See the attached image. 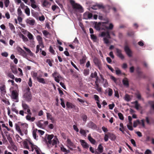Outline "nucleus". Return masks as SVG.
Wrapping results in <instances>:
<instances>
[{"mask_svg":"<svg viewBox=\"0 0 154 154\" xmlns=\"http://www.w3.org/2000/svg\"><path fill=\"white\" fill-rule=\"evenodd\" d=\"M107 22H103L102 23H99L98 24H96L95 26V28L98 31L100 30H112L113 27V25L112 24L110 23L108 26Z\"/></svg>","mask_w":154,"mask_h":154,"instance_id":"f257e3e1","label":"nucleus"},{"mask_svg":"<svg viewBox=\"0 0 154 154\" xmlns=\"http://www.w3.org/2000/svg\"><path fill=\"white\" fill-rule=\"evenodd\" d=\"M101 36L102 37L106 36V37H105L103 38L104 43L106 44L109 43V41L108 38H110L111 37L110 36L109 32L108 31H107L106 32H102L101 34Z\"/></svg>","mask_w":154,"mask_h":154,"instance_id":"f03ea898","label":"nucleus"},{"mask_svg":"<svg viewBox=\"0 0 154 154\" xmlns=\"http://www.w3.org/2000/svg\"><path fill=\"white\" fill-rule=\"evenodd\" d=\"M70 2L73 9L76 10H83L82 6L80 4L76 3L73 0H70Z\"/></svg>","mask_w":154,"mask_h":154,"instance_id":"7ed1b4c3","label":"nucleus"},{"mask_svg":"<svg viewBox=\"0 0 154 154\" xmlns=\"http://www.w3.org/2000/svg\"><path fill=\"white\" fill-rule=\"evenodd\" d=\"M24 98L28 102L31 101L32 99V96L31 93H25L23 95Z\"/></svg>","mask_w":154,"mask_h":154,"instance_id":"20e7f679","label":"nucleus"},{"mask_svg":"<svg viewBox=\"0 0 154 154\" xmlns=\"http://www.w3.org/2000/svg\"><path fill=\"white\" fill-rule=\"evenodd\" d=\"M16 50L19 54L23 57H25L26 56L25 51L23 50L20 47H17L16 48Z\"/></svg>","mask_w":154,"mask_h":154,"instance_id":"39448f33","label":"nucleus"},{"mask_svg":"<svg viewBox=\"0 0 154 154\" xmlns=\"http://www.w3.org/2000/svg\"><path fill=\"white\" fill-rule=\"evenodd\" d=\"M6 136L7 137V139L9 142L10 143V144L11 146L13 147V148L15 150L17 149V148L16 146L14 144V142L13 141L11 137H10L9 134L6 135Z\"/></svg>","mask_w":154,"mask_h":154,"instance_id":"423d86ee","label":"nucleus"},{"mask_svg":"<svg viewBox=\"0 0 154 154\" xmlns=\"http://www.w3.org/2000/svg\"><path fill=\"white\" fill-rule=\"evenodd\" d=\"M140 122L139 120H137L136 121H135L134 122L133 126L134 127H136L137 126V124H141L142 126L143 127H145V124L144 123V120L142 119L141 120Z\"/></svg>","mask_w":154,"mask_h":154,"instance_id":"0eeeda50","label":"nucleus"},{"mask_svg":"<svg viewBox=\"0 0 154 154\" xmlns=\"http://www.w3.org/2000/svg\"><path fill=\"white\" fill-rule=\"evenodd\" d=\"M28 125L26 123H23L21 124V129L23 132H24L25 134H27V128Z\"/></svg>","mask_w":154,"mask_h":154,"instance_id":"6e6552de","label":"nucleus"},{"mask_svg":"<svg viewBox=\"0 0 154 154\" xmlns=\"http://www.w3.org/2000/svg\"><path fill=\"white\" fill-rule=\"evenodd\" d=\"M54 137V135L52 134L48 135L47 139H45V142L47 145H48L49 144H51V139L53 138Z\"/></svg>","mask_w":154,"mask_h":154,"instance_id":"1a4fd4ad","label":"nucleus"},{"mask_svg":"<svg viewBox=\"0 0 154 154\" xmlns=\"http://www.w3.org/2000/svg\"><path fill=\"white\" fill-rule=\"evenodd\" d=\"M11 98L12 99L16 100V102L18 101V94L15 91H13L11 93Z\"/></svg>","mask_w":154,"mask_h":154,"instance_id":"9d476101","label":"nucleus"},{"mask_svg":"<svg viewBox=\"0 0 154 154\" xmlns=\"http://www.w3.org/2000/svg\"><path fill=\"white\" fill-rule=\"evenodd\" d=\"M116 52L117 53V56L121 58L122 60H123L124 59V56L122 54V50L118 48H116Z\"/></svg>","mask_w":154,"mask_h":154,"instance_id":"9b49d317","label":"nucleus"},{"mask_svg":"<svg viewBox=\"0 0 154 154\" xmlns=\"http://www.w3.org/2000/svg\"><path fill=\"white\" fill-rule=\"evenodd\" d=\"M26 22L27 24L33 26L35 24V22L34 19L30 17L26 19Z\"/></svg>","mask_w":154,"mask_h":154,"instance_id":"f8f14e48","label":"nucleus"},{"mask_svg":"<svg viewBox=\"0 0 154 154\" xmlns=\"http://www.w3.org/2000/svg\"><path fill=\"white\" fill-rule=\"evenodd\" d=\"M80 142L83 148L85 149H88L89 147V145L88 144V143L85 141V140L82 139L80 140Z\"/></svg>","mask_w":154,"mask_h":154,"instance_id":"ddd939ff","label":"nucleus"},{"mask_svg":"<svg viewBox=\"0 0 154 154\" xmlns=\"http://www.w3.org/2000/svg\"><path fill=\"white\" fill-rule=\"evenodd\" d=\"M88 126L93 129H96L97 128L96 125L91 121H90L88 124Z\"/></svg>","mask_w":154,"mask_h":154,"instance_id":"4468645a","label":"nucleus"},{"mask_svg":"<svg viewBox=\"0 0 154 154\" xmlns=\"http://www.w3.org/2000/svg\"><path fill=\"white\" fill-rule=\"evenodd\" d=\"M66 141L67 144L69 145V149L71 150H72V148H75L76 147L75 144L71 141L70 139H68Z\"/></svg>","mask_w":154,"mask_h":154,"instance_id":"2eb2a0df","label":"nucleus"},{"mask_svg":"<svg viewBox=\"0 0 154 154\" xmlns=\"http://www.w3.org/2000/svg\"><path fill=\"white\" fill-rule=\"evenodd\" d=\"M16 2L18 4L20 3V7L23 10H29L27 6H25L24 4L22 2L21 0H17Z\"/></svg>","mask_w":154,"mask_h":154,"instance_id":"dca6fc26","label":"nucleus"},{"mask_svg":"<svg viewBox=\"0 0 154 154\" xmlns=\"http://www.w3.org/2000/svg\"><path fill=\"white\" fill-rule=\"evenodd\" d=\"M124 50L127 54L129 57L131 56V52L127 45H125L124 47Z\"/></svg>","mask_w":154,"mask_h":154,"instance_id":"f3484780","label":"nucleus"},{"mask_svg":"<svg viewBox=\"0 0 154 154\" xmlns=\"http://www.w3.org/2000/svg\"><path fill=\"white\" fill-rule=\"evenodd\" d=\"M42 5L43 7L47 8H49L50 7L51 3L47 1L46 0H45L43 2Z\"/></svg>","mask_w":154,"mask_h":154,"instance_id":"a211bd4d","label":"nucleus"},{"mask_svg":"<svg viewBox=\"0 0 154 154\" xmlns=\"http://www.w3.org/2000/svg\"><path fill=\"white\" fill-rule=\"evenodd\" d=\"M0 90L1 93V95L2 96H3L6 93L5 85H3L1 86Z\"/></svg>","mask_w":154,"mask_h":154,"instance_id":"6ab92c4d","label":"nucleus"},{"mask_svg":"<svg viewBox=\"0 0 154 154\" xmlns=\"http://www.w3.org/2000/svg\"><path fill=\"white\" fill-rule=\"evenodd\" d=\"M94 62L95 64L100 69L101 66V61L97 58L95 57L94 59Z\"/></svg>","mask_w":154,"mask_h":154,"instance_id":"aec40b11","label":"nucleus"},{"mask_svg":"<svg viewBox=\"0 0 154 154\" xmlns=\"http://www.w3.org/2000/svg\"><path fill=\"white\" fill-rule=\"evenodd\" d=\"M15 128L16 130L17 131V132L23 136V134L22 132V129L21 128V125H20V127L17 124H16L15 125Z\"/></svg>","mask_w":154,"mask_h":154,"instance_id":"412c9836","label":"nucleus"},{"mask_svg":"<svg viewBox=\"0 0 154 154\" xmlns=\"http://www.w3.org/2000/svg\"><path fill=\"white\" fill-rule=\"evenodd\" d=\"M122 83L123 85L125 86L128 87L129 85V81L128 79L126 78H125L122 80Z\"/></svg>","mask_w":154,"mask_h":154,"instance_id":"4be33fe9","label":"nucleus"},{"mask_svg":"<svg viewBox=\"0 0 154 154\" xmlns=\"http://www.w3.org/2000/svg\"><path fill=\"white\" fill-rule=\"evenodd\" d=\"M23 48H24V49L26 50V51L27 52V54H29V55L32 57H33L34 56V54L31 52V51L29 49L25 47H23Z\"/></svg>","mask_w":154,"mask_h":154,"instance_id":"5701e85b","label":"nucleus"},{"mask_svg":"<svg viewBox=\"0 0 154 154\" xmlns=\"http://www.w3.org/2000/svg\"><path fill=\"white\" fill-rule=\"evenodd\" d=\"M37 81L42 84H46V82L45 80L43 78H40V77H37Z\"/></svg>","mask_w":154,"mask_h":154,"instance_id":"b1692460","label":"nucleus"},{"mask_svg":"<svg viewBox=\"0 0 154 154\" xmlns=\"http://www.w3.org/2000/svg\"><path fill=\"white\" fill-rule=\"evenodd\" d=\"M88 139L91 143L93 144H95L96 143V141L94 139L91 137L90 134H89L88 136Z\"/></svg>","mask_w":154,"mask_h":154,"instance_id":"393cba45","label":"nucleus"},{"mask_svg":"<svg viewBox=\"0 0 154 154\" xmlns=\"http://www.w3.org/2000/svg\"><path fill=\"white\" fill-rule=\"evenodd\" d=\"M26 119L30 122H33L35 120V117H31L30 115H27L26 116Z\"/></svg>","mask_w":154,"mask_h":154,"instance_id":"a878e982","label":"nucleus"},{"mask_svg":"<svg viewBox=\"0 0 154 154\" xmlns=\"http://www.w3.org/2000/svg\"><path fill=\"white\" fill-rule=\"evenodd\" d=\"M109 138L112 140H115L116 138V135L112 133H109Z\"/></svg>","mask_w":154,"mask_h":154,"instance_id":"bb28decb","label":"nucleus"},{"mask_svg":"<svg viewBox=\"0 0 154 154\" xmlns=\"http://www.w3.org/2000/svg\"><path fill=\"white\" fill-rule=\"evenodd\" d=\"M66 107L68 108L71 109H72L73 108V106H74V105L72 104V103L68 102H66Z\"/></svg>","mask_w":154,"mask_h":154,"instance_id":"cd10ccee","label":"nucleus"},{"mask_svg":"<svg viewBox=\"0 0 154 154\" xmlns=\"http://www.w3.org/2000/svg\"><path fill=\"white\" fill-rule=\"evenodd\" d=\"M97 149L99 152L100 153H101L103 152V147L102 146V144H100L99 145L97 148Z\"/></svg>","mask_w":154,"mask_h":154,"instance_id":"c85d7f7f","label":"nucleus"},{"mask_svg":"<svg viewBox=\"0 0 154 154\" xmlns=\"http://www.w3.org/2000/svg\"><path fill=\"white\" fill-rule=\"evenodd\" d=\"M61 150L65 152L64 154H67V153H68L70 152V151L69 150H67L64 147H61Z\"/></svg>","mask_w":154,"mask_h":154,"instance_id":"c756f323","label":"nucleus"},{"mask_svg":"<svg viewBox=\"0 0 154 154\" xmlns=\"http://www.w3.org/2000/svg\"><path fill=\"white\" fill-rule=\"evenodd\" d=\"M36 38L39 44H42V37L39 35H38L36 37Z\"/></svg>","mask_w":154,"mask_h":154,"instance_id":"7c9ffc66","label":"nucleus"},{"mask_svg":"<svg viewBox=\"0 0 154 154\" xmlns=\"http://www.w3.org/2000/svg\"><path fill=\"white\" fill-rule=\"evenodd\" d=\"M80 133L82 135L85 136H86V131L84 130V129L81 128L80 130Z\"/></svg>","mask_w":154,"mask_h":154,"instance_id":"2f4dec72","label":"nucleus"},{"mask_svg":"<svg viewBox=\"0 0 154 154\" xmlns=\"http://www.w3.org/2000/svg\"><path fill=\"white\" fill-rule=\"evenodd\" d=\"M32 77L34 79H37V77H38V73L37 72H33L32 73Z\"/></svg>","mask_w":154,"mask_h":154,"instance_id":"473e14b6","label":"nucleus"},{"mask_svg":"<svg viewBox=\"0 0 154 154\" xmlns=\"http://www.w3.org/2000/svg\"><path fill=\"white\" fill-rule=\"evenodd\" d=\"M2 100L3 102H4L5 104H7V105H10V103L9 100L6 98L4 99L3 98L2 99Z\"/></svg>","mask_w":154,"mask_h":154,"instance_id":"72a5a7b5","label":"nucleus"},{"mask_svg":"<svg viewBox=\"0 0 154 154\" xmlns=\"http://www.w3.org/2000/svg\"><path fill=\"white\" fill-rule=\"evenodd\" d=\"M148 104L151 106V107L154 110V101H149Z\"/></svg>","mask_w":154,"mask_h":154,"instance_id":"f704fd0d","label":"nucleus"},{"mask_svg":"<svg viewBox=\"0 0 154 154\" xmlns=\"http://www.w3.org/2000/svg\"><path fill=\"white\" fill-rule=\"evenodd\" d=\"M131 99L130 96L129 95L127 94H125V100L128 102L131 100Z\"/></svg>","mask_w":154,"mask_h":154,"instance_id":"c9c22d12","label":"nucleus"},{"mask_svg":"<svg viewBox=\"0 0 154 154\" xmlns=\"http://www.w3.org/2000/svg\"><path fill=\"white\" fill-rule=\"evenodd\" d=\"M87 58L85 56H84L82 57V58L80 60V63L81 64L84 63L86 61Z\"/></svg>","mask_w":154,"mask_h":154,"instance_id":"e433bc0d","label":"nucleus"},{"mask_svg":"<svg viewBox=\"0 0 154 154\" xmlns=\"http://www.w3.org/2000/svg\"><path fill=\"white\" fill-rule=\"evenodd\" d=\"M58 140V139L57 138H54L51 141V144L52 146H54L57 143V141Z\"/></svg>","mask_w":154,"mask_h":154,"instance_id":"4c0bfd02","label":"nucleus"},{"mask_svg":"<svg viewBox=\"0 0 154 154\" xmlns=\"http://www.w3.org/2000/svg\"><path fill=\"white\" fill-rule=\"evenodd\" d=\"M28 35L27 36L29 40L34 39L33 36L29 32H28Z\"/></svg>","mask_w":154,"mask_h":154,"instance_id":"58836bf2","label":"nucleus"},{"mask_svg":"<svg viewBox=\"0 0 154 154\" xmlns=\"http://www.w3.org/2000/svg\"><path fill=\"white\" fill-rule=\"evenodd\" d=\"M108 91V95L109 96H111L113 94V91L112 89L110 88H108L107 89Z\"/></svg>","mask_w":154,"mask_h":154,"instance_id":"ea45409f","label":"nucleus"},{"mask_svg":"<svg viewBox=\"0 0 154 154\" xmlns=\"http://www.w3.org/2000/svg\"><path fill=\"white\" fill-rule=\"evenodd\" d=\"M22 106L23 108V109L25 110L26 109H27L29 108V106L27 104L25 103H22Z\"/></svg>","mask_w":154,"mask_h":154,"instance_id":"a19ab883","label":"nucleus"},{"mask_svg":"<svg viewBox=\"0 0 154 154\" xmlns=\"http://www.w3.org/2000/svg\"><path fill=\"white\" fill-rule=\"evenodd\" d=\"M90 71L89 69H85L84 70L83 73L84 75L86 76L88 75Z\"/></svg>","mask_w":154,"mask_h":154,"instance_id":"79ce46f5","label":"nucleus"},{"mask_svg":"<svg viewBox=\"0 0 154 154\" xmlns=\"http://www.w3.org/2000/svg\"><path fill=\"white\" fill-rule=\"evenodd\" d=\"M7 75L8 76L13 79H14L15 78V77L14 76V75L11 72L8 73H7Z\"/></svg>","mask_w":154,"mask_h":154,"instance_id":"37998d69","label":"nucleus"},{"mask_svg":"<svg viewBox=\"0 0 154 154\" xmlns=\"http://www.w3.org/2000/svg\"><path fill=\"white\" fill-rule=\"evenodd\" d=\"M8 25L10 29L12 31H14L15 28L13 25L11 23H9Z\"/></svg>","mask_w":154,"mask_h":154,"instance_id":"c03bdc74","label":"nucleus"},{"mask_svg":"<svg viewBox=\"0 0 154 154\" xmlns=\"http://www.w3.org/2000/svg\"><path fill=\"white\" fill-rule=\"evenodd\" d=\"M47 117L48 119H49L51 120L52 121L54 120V118L52 117L51 115L49 113H47Z\"/></svg>","mask_w":154,"mask_h":154,"instance_id":"a18cd8bd","label":"nucleus"},{"mask_svg":"<svg viewBox=\"0 0 154 154\" xmlns=\"http://www.w3.org/2000/svg\"><path fill=\"white\" fill-rule=\"evenodd\" d=\"M97 73L96 72H95L94 73H92L91 74L90 77L91 78H95L97 76Z\"/></svg>","mask_w":154,"mask_h":154,"instance_id":"49530a36","label":"nucleus"},{"mask_svg":"<svg viewBox=\"0 0 154 154\" xmlns=\"http://www.w3.org/2000/svg\"><path fill=\"white\" fill-rule=\"evenodd\" d=\"M96 89L98 92H101L102 90V88L101 87H100L99 86V84H96Z\"/></svg>","mask_w":154,"mask_h":154,"instance_id":"de8ad7c7","label":"nucleus"},{"mask_svg":"<svg viewBox=\"0 0 154 154\" xmlns=\"http://www.w3.org/2000/svg\"><path fill=\"white\" fill-rule=\"evenodd\" d=\"M21 38L25 42H27L28 41V38L23 34H21Z\"/></svg>","mask_w":154,"mask_h":154,"instance_id":"09e8293b","label":"nucleus"},{"mask_svg":"<svg viewBox=\"0 0 154 154\" xmlns=\"http://www.w3.org/2000/svg\"><path fill=\"white\" fill-rule=\"evenodd\" d=\"M72 109L74 111L76 112H78L79 111V108L75 105H74V106H73V108Z\"/></svg>","mask_w":154,"mask_h":154,"instance_id":"8fccbe9b","label":"nucleus"},{"mask_svg":"<svg viewBox=\"0 0 154 154\" xmlns=\"http://www.w3.org/2000/svg\"><path fill=\"white\" fill-rule=\"evenodd\" d=\"M133 103L135 104V108L137 110L139 109L140 105L138 103V101L136 100Z\"/></svg>","mask_w":154,"mask_h":154,"instance_id":"3c124183","label":"nucleus"},{"mask_svg":"<svg viewBox=\"0 0 154 154\" xmlns=\"http://www.w3.org/2000/svg\"><path fill=\"white\" fill-rule=\"evenodd\" d=\"M7 109L8 110V115L10 117L12 118L13 117V116L12 115H11V111L10 109V108L8 107L7 108Z\"/></svg>","mask_w":154,"mask_h":154,"instance_id":"603ef678","label":"nucleus"},{"mask_svg":"<svg viewBox=\"0 0 154 154\" xmlns=\"http://www.w3.org/2000/svg\"><path fill=\"white\" fill-rule=\"evenodd\" d=\"M31 13L32 15L35 17H37L38 16V14L35 12L34 10H31Z\"/></svg>","mask_w":154,"mask_h":154,"instance_id":"864d4df0","label":"nucleus"},{"mask_svg":"<svg viewBox=\"0 0 154 154\" xmlns=\"http://www.w3.org/2000/svg\"><path fill=\"white\" fill-rule=\"evenodd\" d=\"M60 100L61 101V103H60L61 105L63 108H65V105L64 103V102L63 99V98H60Z\"/></svg>","mask_w":154,"mask_h":154,"instance_id":"5fc2aeb1","label":"nucleus"},{"mask_svg":"<svg viewBox=\"0 0 154 154\" xmlns=\"http://www.w3.org/2000/svg\"><path fill=\"white\" fill-rule=\"evenodd\" d=\"M118 116L120 119L122 120H124V117L122 114L121 112H119L118 113Z\"/></svg>","mask_w":154,"mask_h":154,"instance_id":"6e6d98bb","label":"nucleus"},{"mask_svg":"<svg viewBox=\"0 0 154 154\" xmlns=\"http://www.w3.org/2000/svg\"><path fill=\"white\" fill-rule=\"evenodd\" d=\"M46 62L47 63H48L50 66H52V64L51 60L49 59H47Z\"/></svg>","mask_w":154,"mask_h":154,"instance_id":"4d7b16f0","label":"nucleus"},{"mask_svg":"<svg viewBox=\"0 0 154 154\" xmlns=\"http://www.w3.org/2000/svg\"><path fill=\"white\" fill-rule=\"evenodd\" d=\"M82 118L83 121L85 122H86L87 118V116L85 115H83L82 116Z\"/></svg>","mask_w":154,"mask_h":154,"instance_id":"13d9d810","label":"nucleus"},{"mask_svg":"<svg viewBox=\"0 0 154 154\" xmlns=\"http://www.w3.org/2000/svg\"><path fill=\"white\" fill-rule=\"evenodd\" d=\"M109 138V134H106L105 135L104 137V140L105 141L107 142L108 140V138Z\"/></svg>","mask_w":154,"mask_h":154,"instance_id":"bf43d9fd","label":"nucleus"},{"mask_svg":"<svg viewBox=\"0 0 154 154\" xmlns=\"http://www.w3.org/2000/svg\"><path fill=\"white\" fill-rule=\"evenodd\" d=\"M97 6L99 9H104V6L102 4H97Z\"/></svg>","mask_w":154,"mask_h":154,"instance_id":"052dcab7","label":"nucleus"},{"mask_svg":"<svg viewBox=\"0 0 154 154\" xmlns=\"http://www.w3.org/2000/svg\"><path fill=\"white\" fill-rule=\"evenodd\" d=\"M94 97L95 100L97 101V102H100L99 100V96L97 95H94Z\"/></svg>","mask_w":154,"mask_h":154,"instance_id":"680f3d73","label":"nucleus"},{"mask_svg":"<svg viewBox=\"0 0 154 154\" xmlns=\"http://www.w3.org/2000/svg\"><path fill=\"white\" fill-rule=\"evenodd\" d=\"M49 51H50V52L52 54H55V51L54 50V49H53L52 47L51 46H50V48H49Z\"/></svg>","mask_w":154,"mask_h":154,"instance_id":"e2e57ef3","label":"nucleus"},{"mask_svg":"<svg viewBox=\"0 0 154 154\" xmlns=\"http://www.w3.org/2000/svg\"><path fill=\"white\" fill-rule=\"evenodd\" d=\"M134 33V32L133 31H129L127 32V35L129 36H133Z\"/></svg>","mask_w":154,"mask_h":154,"instance_id":"0e129e2a","label":"nucleus"},{"mask_svg":"<svg viewBox=\"0 0 154 154\" xmlns=\"http://www.w3.org/2000/svg\"><path fill=\"white\" fill-rule=\"evenodd\" d=\"M39 50L41 51L42 49L41 48H40V45H37L36 46V50L35 52L36 53H38L39 52Z\"/></svg>","mask_w":154,"mask_h":154,"instance_id":"69168bd1","label":"nucleus"},{"mask_svg":"<svg viewBox=\"0 0 154 154\" xmlns=\"http://www.w3.org/2000/svg\"><path fill=\"white\" fill-rule=\"evenodd\" d=\"M146 121L147 124L148 125H150L151 124V122H150L149 121V118L148 117H146Z\"/></svg>","mask_w":154,"mask_h":154,"instance_id":"338daca9","label":"nucleus"},{"mask_svg":"<svg viewBox=\"0 0 154 154\" xmlns=\"http://www.w3.org/2000/svg\"><path fill=\"white\" fill-rule=\"evenodd\" d=\"M34 148L37 154H40L39 149L38 148L37 146H35V147H34Z\"/></svg>","mask_w":154,"mask_h":154,"instance_id":"774afa93","label":"nucleus"}]
</instances>
